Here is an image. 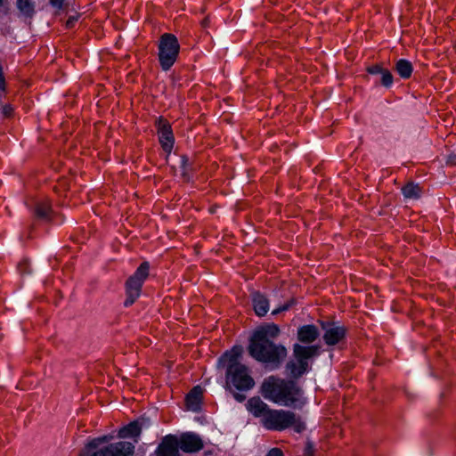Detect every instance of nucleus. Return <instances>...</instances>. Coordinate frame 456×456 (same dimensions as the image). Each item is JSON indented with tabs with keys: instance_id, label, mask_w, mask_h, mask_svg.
I'll use <instances>...</instances> for the list:
<instances>
[{
	"instance_id": "obj_1",
	"label": "nucleus",
	"mask_w": 456,
	"mask_h": 456,
	"mask_svg": "<svg viewBox=\"0 0 456 456\" xmlns=\"http://www.w3.org/2000/svg\"><path fill=\"white\" fill-rule=\"evenodd\" d=\"M280 330L275 324H268L257 329L250 338L249 354L258 362L270 363L277 368L287 356V350L271 339L278 336Z\"/></svg>"
},
{
	"instance_id": "obj_2",
	"label": "nucleus",
	"mask_w": 456,
	"mask_h": 456,
	"mask_svg": "<svg viewBox=\"0 0 456 456\" xmlns=\"http://www.w3.org/2000/svg\"><path fill=\"white\" fill-rule=\"evenodd\" d=\"M248 410L260 419L263 427L269 430L281 431L292 427L297 433L305 430V424L289 411L273 410L259 397H252L247 403Z\"/></svg>"
},
{
	"instance_id": "obj_3",
	"label": "nucleus",
	"mask_w": 456,
	"mask_h": 456,
	"mask_svg": "<svg viewBox=\"0 0 456 456\" xmlns=\"http://www.w3.org/2000/svg\"><path fill=\"white\" fill-rule=\"evenodd\" d=\"M262 395L274 403L287 407H300L305 404L303 390L293 380L270 376L261 385Z\"/></svg>"
},
{
	"instance_id": "obj_4",
	"label": "nucleus",
	"mask_w": 456,
	"mask_h": 456,
	"mask_svg": "<svg viewBox=\"0 0 456 456\" xmlns=\"http://www.w3.org/2000/svg\"><path fill=\"white\" fill-rule=\"evenodd\" d=\"M242 353V346H234L230 351L225 352L219 361L227 365V382L239 390H248L254 387L255 381L248 374V368L238 362Z\"/></svg>"
},
{
	"instance_id": "obj_5",
	"label": "nucleus",
	"mask_w": 456,
	"mask_h": 456,
	"mask_svg": "<svg viewBox=\"0 0 456 456\" xmlns=\"http://www.w3.org/2000/svg\"><path fill=\"white\" fill-rule=\"evenodd\" d=\"M318 352L317 346H303L300 345L294 346V355L297 361H290L286 365V372L288 376L297 379L303 375L307 368V360Z\"/></svg>"
},
{
	"instance_id": "obj_6",
	"label": "nucleus",
	"mask_w": 456,
	"mask_h": 456,
	"mask_svg": "<svg viewBox=\"0 0 456 456\" xmlns=\"http://www.w3.org/2000/svg\"><path fill=\"white\" fill-rule=\"evenodd\" d=\"M180 50L176 37L165 33L161 36L159 44V60L161 68L168 70L175 62Z\"/></svg>"
},
{
	"instance_id": "obj_7",
	"label": "nucleus",
	"mask_w": 456,
	"mask_h": 456,
	"mask_svg": "<svg viewBox=\"0 0 456 456\" xmlns=\"http://www.w3.org/2000/svg\"><path fill=\"white\" fill-rule=\"evenodd\" d=\"M150 265L143 262L126 282V299L124 305H132L141 294L142 286L149 276Z\"/></svg>"
},
{
	"instance_id": "obj_8",
	"label": "nucleus",
	"mask_w": 456,
	"mask_h": 456,
	"mask_svg": "<svg viewBox=\"0 0 456 456\" xmlns=\"http://www.w3.org/2000/svg\"><path fill=\"white\" fill-rule=\"evenodd\" d=\"M134 445L130 442H118L97 449L91 456H133Z\"/></svg>"
},
{
	"instance_id": "obj_9",
	"label": "nucleus",
	"mask_w": 456,
	"mask_h": 456,
	"mask_svg": "<svg viewBox=\"0 0 456 456\" xmlns=\"http://www.w3.org/2000/svg\"><path fill=\"white\" fill-rule=\"evenodd\" d=\"M323 333V340L328 346L338 344L346 336V330L335 322H321Z\"/></svg>"
},
{
	"instance_id": "obj_10",
	"label": "nucleus",
	"mask_w": 456,
	"mask_h": 456,
	"mask_svg": "<svg viewBox=\"0 0 456 456\" xmlns=\"http://www.w3.org/2000/svg\"><path fill=\"white\" fill-rule=\"evenodd\" d=\"M159 142L166 152H170L174 146V135L169 122L159 118L156 121Z\"/></svg>"
},
{
	"instance_id": "obj_11",
	"label": "nucleus",
	"mask_w": 456,
	"mask_h": 456,
	"mask_svg": "<svg viewBox=\"0 0 456 456\" xmlns=\"http://www.w3.org/2000/svg\"><path fill=\"white\" fill-rule=\"evenodd\" d=\"M203 442L200 436L194 433H184L178 440V446L184 452H196L203 448Z\"/></svg>"
},
{
	"instance_id": "obj_12",
	"label": "nucleus",
	"mask_w": 456,
	"mask_h": 456,
	"mask_svg": "<svg viewBox=\"0 0 456 456\" xmlns=\"http://www.w3.org/2000/svg\"><path fill=\"white\" fill-rule=\"evenodd\" d=\"M158 456H179L178 440L174 436H167L158 448Z\"/></svg>"
},
{
	"instance_id": "obj_13",
	"label": "nucleus",
	"mask_w": 456,
	"mask_h": 456,
	"mask_svg": "<svg viewBox=\"0 0 456 456\" xmlns=\"http://www.w3.org/2000/svg\"><path fill=\"white\" fill-rule=\"evenodd\" d=\"M253 308L256 315L264 316L269 311V301L265 296L259 291L251 293Z\"/></svg>"
},
{
	"instance_id": "obj_14",
	"label": "nucleus",
	"mask_w": 456,
	"mask_h": 456,
	"mask_svg": "<svg viewBox=\"0 0 456 456\" xmlns=\"http://www.w3.org/2000/svg\"><path fill=\"white\" fill-rule=\"evenodd\" d=\"M202 388L199 386L194 387L186 395L185 403L188 410L197 411L200 408L202 399Z\"/></svg>"
},
{
	"instance_id": "obj_15",
	"label": "nucleus",
	"mask_w": 456,
	"mask_h": 456,
	"mask_svg": "<svg viewBox=\"0 0 456 456\" xmlns=\"http://www.w3.org/2000/svg\"><path fill=\"white\" fill-rule=\"evenodd\" d=\"M319 336V331L314 325H305L298 329L297 338L302 343L310 344Z\"/></svg>"
},
{
	"instance_id": "obj_16",
	"label": "nucleus",
	"mask_w": 456,
	"mask_h": 456,
	"mask_svg": "<svg viewBox=\"0 0 456 456\" xmlns=\"http://www.w3.org/2000/svg\"><path fill=\"white\" fill-rule=\"evenodd\" d=\"M16 6L21 17L31 19L36 13V3L33 0H16Z\"/></svg>"
},
{
	"instance_id": "obj_17",
	"label": "nucleus",
	"mask_w": 456,
	"mask_h": 456,
	"mask_svg": "<svg viewBox=\"0 0 456 456\" xmlns=\"http://www.w3.org/2000/svg\"><path fill=\"white\" fill-rule=\"evenodd\" d=\"M142 428L137 421L130 422L128 425L119 429L118 436L119 438L137 437L140 436Z\"/></svg>"
},
{
	"instance_id": "obj_18",
	"label": "nucleus",
	"mask_w": 456,
	"mask_h": 456,
	"mask_svg": "<svg viewBox=\"0 0 456 456\" xmlns=\"http://www.w3.org/2000/svg\"><path fill=\"white\" fill-rule=\"evenodd\" d=\"M402 193L406 199L417 200L420 198L422 189L418 184L409 182L402 188Z\"/></svg>"
},
{
	"instance_id": "obj_19",
	"label": "nucleus",
	"mask_w": 456,
	"mask_h": 456,
	"mask_svg": "<svg viewBox=\"0 0 456 456\" xmlns=\"http://www.w3.org/2000/svg\"><path fill=\"white\" fill-rule=\"evenodd\" d=\"M411 63L404 59L399 60L395 64V70L403 78H409L412 73Z\"/></svg>"
},
{
	"instance_id": "obj_20",
	"label": "nucleus",
	"mask_w": 456,
	"mask_h": 456,
	"mask_svg": "<svg viewBox=\"0 0 456 456\" xmlns=\"http://www.w3.org/2000/svg\"><path fill=\"white\" fill-rule=\"evenodd\" d=\"M36 215L42 219H48L51 207L48 201H40L36 206Z\"/></svg>"
},
{
	"instance_id": "obj_21",
	"label": "nucleus",
	"mask_w": 456,
	"mask_h": 456,
	"mask_svg": "<svg viewBox=\"0 0 456 456\" xmlns=\"http://www.w3.org/2000/svg\"><path fill=\"white\" fill-rule=\"evenodd\" d=\"M110 436H103L102 437L94 438L87 444L88 450L97 449L102 444L107 443L110 440Z\"/></svg>"
},
{
	"instance_id": "obj_22",
	"label": "nucleus",
	"mask_w": 456,
	"mask_h": 456,
	"mask_svg": "<svg viewBox=\"0 0 456 456\" xmlns=\"http://www.w3.org/2000/svg\"><path fill=\"white\" fill-rule=\"evenodd\" d=\"M380 76V83L382 86L389 87L393 84V76L388 69H384Z\"/></svg>"
},
{
	"instance_id": "obj_23",
	"label": "nucleus",
	"mask_w": 456,
	"mask_h": 456,
	"mask_svg": "<svg viewBox=\"0 0 456 456\" xmlns=\"http://www.w3.org/2000/svg\"><path fill=\"white\" fill-rule=\"evenodd\" d=\"M383 70H384V68L379 64H376V65L367 68V71L372 75H380Z\"/></svg>"
},
{
	"instance_id": "obj_24",
	"label": "nucleus",
	"mask_w": 456,
	"mask_h": 456,
	"mask_svg": "<svg viewBox=\"0 0 456 456\" xmlns=\"http://www.w3.org/2000/svg\"><path fill=\"white\" fill-rule=\"evenodd\" d=\"M67 0H49L50 4L57 10H61Z\"/></svg>"
},
{
	"instance_id": "obj_25",
	"label": "nucleus",
	"mask_w": 456,
	"mask_h": 456,
	"mask_svg": "<svg viewBox=\"0 0 456 456\" xmlns=\"http://www.w3.org/2000/svg\"><path fill=\"white\" fill-rule=\"evenodd\" d=\"M266 456H283V452L279 448H273L269 451Z\"/></svg>"
},
{
	"instance_id": "obj_26",
	"label": "nucleus",
	"mask_w": 456,
	"mask_h": 456,
	"mask_svg": "<svg viewBox=\"0 0 456 456\" xmlns=\"http://www.w3.org/2000/svg\"><path fill=\"white\" fill-rule=\"evenodd\" d=\"M77 20V17H75V16L69 17V20L66 21V27L68 28H73L74 24L76 23Z\"/></svg>"
},
{
	"instance_id": "obj_27",
	"label": "nucleus",
	"mask_w": 456,
	"mask_h": 456,
	"mask_svg": "<svg viewBox=\"0 0 456 456\" xmlns=\"http://www.w3.org/2000/svg\"><path fill=\"white\" fill-rule=\"evenodd\" d=\"M313 453H314L313 445L311 444H307V445L305 447V456H313Z\"/></svg>"
},
{
	"instance_id": "obj_28",
	"label": "nucleus",
	"mask_w": 456,
	"mask_h": 456,
	"mask_svg": "<svg viewBox=\"0 0 456 456\" xmlns=\"http://www.w3.org/2000/svg\"><path fill=\"white\" fill-rule=\"evenodd\" d=\"M289 305L285 304V305H283L282 306H281V307H279V308H277V309L273 310L272 314H279V313H281V312H282V311H285V310L289 309Z\"/></svg>"
},
{
	"instance_id": "obj_29",
	"label": "nucleus",
	"mask_w": 456,
	"mask_h": 456,
	"mask_svg": "<svg viewBox=\"0 0 456 456\" xmlns=\"http://www.w3.org/2000/svg\"><path fill=\"white\" fill-rule=\"evenodd\" d=\"M234 397L238 402H243L246 399V396L240 393H235Z\"/></svg>"
},
{
	"instance_id": "obj_30",
	"label": "nucleus",
	"mask_w": 456,
	"mask_h": 456,
	"mask_svg": "<svg viewBox=\"0 0 456 456\" xmlns=\"http://www.w3.org/2000/svg\"><path fill=\"white\" fill-rule=\"evenodd\" d=\"M3 111L5 116H8L12 112V108L10 106H4Z\"/></svg>"
},
{
	"instance_id": "obj_31",
	"label": "nucleus",
	"mask_w": 456,
	"mask_h": 456,
	"mask_svg": "<svg viewBox=\"0 0 456 456\" xmlns=\"http://www.w3.org/2000/svg\"><path fill=\"white\" fill-rule=\"evenodd\" d=\"M187 162V159L183 158V164L184 165Z\"/></svg>"
},
{
	"instance_id": "obj_32",
	"label": "nucleus",
	"mask_w": 456,
	"mask_h": 456,
	"mask_svg": "<svg viewBox=\"0 0 456 456\" xmlns=\"http://www.w3.org/2000/svg\"><path fill=\"white\" fill-rule=\"evenodd\" d=\"M3 5V0H0V6Z\"/></svg>"
}]
</instances>
